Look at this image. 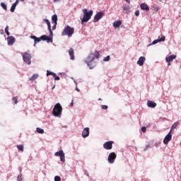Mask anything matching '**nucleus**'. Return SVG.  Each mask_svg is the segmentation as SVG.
Segmentation results:
<instances>
[{
	"instance_id": "obj_46",
	"label": "nucleus",
	"mask_w": 181,
	"mask_h": 181,
	"mask_svg": "<svg viewBox=\"0 0 181 181\" xmlns=\"http://www.w3.org/2000/svg\"><path fill=\"white\" fill-rule=\"evenodd\" d=\"M62 128H67V126H63Z\"/></svg>"
},
{
	"instance_id": "obj_44",
	"label": "nucleus",
	"mask_w": 181,
	"mask_h": 181,
	"mask_svg": "<svg viewBox=\"0 0 181 181\" xmlns=\"http://www.w3.org/2000/svg\"><path fill=\"white\" fill-rule=\"evenodd\" d=\"M76 91L80 92V89H78V88H76Z\"/></svg>"
},
{
	"instance_id": "obj_14",
	"label": "nucleus",
	"mask_w": 181,
	"mask_h": 181,
	"mask_svg": "<svg viewBox=\"0 0 181 181\" xmlns=\"http://www.w3.org/2000/svg\"><path fill=\"white\" fill-rule=\"evenodd\" d=\"M45 23H47V26H48V30L51 35V36H53V31H52V25H50V21H49V20L45 19Z\"/></svg>"
},
{
	"instance_id": "obj_25",
	"label": "nucleus",
	"mask_w": 181,
	"mask_h": 181,
	"mask_svg": "<svg viewBox=\"0 0 181 181\" xmlns=\"http://www.w3.org/2000/svg\"><path fill=\"white\" fill-rule=\"evenodd\" d=\"M123 9L125 11L126 13H129V12H131L129 10V6H124Z\"/></svg>"
},
{
	"instance_id": "obj_40",
	"label": "nucleus",
	"mask_w": 181,
	"mask_h": 181,
	"mask_svg": "<svg viewBox=\"0 0 181 181\" xmlns=\"http://www.w3.org/2000/svg\"><path fill=\"white\" fill-rule=\"evenodd\" d=\"M134 13L136 16H139V10L136 11Z\"/></svg>"
},
{
	"instance_id": "obj_16",
	"label": "nucleus",
	"mask_w": 181,
	"mask_h": 181,
	"mask_svg": "<svg viewBox=\"0 0 181 181\" xmlns=\"http://www.w3.org/2000/svg\"><path fill=\"white\" fill-rule=\"evenodd\" d=\"M147 106L149 108H155L156 107V103H155L152 100H148L147 101Z\"/></svg>"
},
{
	"instance_id": "obj_30",
	"label": "nucleus",
	"mask_w": 181,
	"mask_h": 181,
	"mask_svg": "<svg viewBox=\"0 0 181 181\" xmlns=\"http://www.w3.org/2000/svg\"><path fill=\"white\" fill-rule=\"evenodd\" d=\"M37 132L38 134H45V130H43L42 129H40L39 127L37 128Z\"/></svg>"
},
{
	"instance_id": "obj_34",
	"label": "nucleus",
	"mask_w": 181,
	"mask_h": 181,
	"mask_svg": "<svg viewBox=\"0 0 181 181\" xmlns=\"http://www.w3.org/2000/svg\"><path fill=\"white\" fill-rule=\"evenodd\" d=\"M153 9L154 12H158L159 11V6H153Z\"/></svg>"
},
{
	"instance_id": "obj_39",
	"label": "nucleus",
	"mask_w": 181,
	"mask_h": 181,
	"mask_svg": "<svg viewBox=\"0 0 181 181\" xmlns=\"http://www.w3.org/2000/svg\"><path fill=\"white\" fill-rule=\"evenodd\" d=\"M141 131L142 132H144V134H145V132H146V127H141Z\"/></svg>"
},
{
	"instance_id": "obj_28",
	"label": "nucleus",
	"mask_w": 181,
	"mask_h": 181,
	"mask_svg": "<svg viewBox=\"0 0 181 181\" xmlns=\"http://www.w3.org/2000/svg\"><path fill=\"white\" fill-rule=\"evenodd\" d=\"M5 33L7 35V36H9L11 33H9V26L6 25L5 28Z\"/></svg>"
},
{
	"instance_id": "obj_50",
	"label": "nucleus",
	"mask_w": 181,
	"mask_h": 181,
	"mask_svg": "<svg viewBox=\"0 0 181 181\" xmlns=\"http://www.w3.org/2000/svg\"><path fill=\"white\" fill-rule=\"evenodd\" d=\"M55 27H53V29H54Z\"/></svg>"
},
{
	"instance_id": "obj_8",
	"label": "nucleus",
	"mask_w": 181,
	"mask_h": 181,
	"mask_svg": "<svg viewBox=\"0 0 181 181\" xmlns=\"http://www.w3.org/2000/svg\"><path fill=\"white\" fill-rule=\"evenodd\" d=\"M172 139V130H170L169 133L165 136L163 140V144L165 145L169 144V141Z\"/></svg>"
},
{
	"instance_id": "obj_13",
	"label": "nucleus",
	"mask_w": 181,
	"mask_h": 181,
	"mask_svg": "<svg viewBox=\"0 0 181 181\" xmlns=\"http://www.w3.org/2000/svg\"><path fill=\"white\" fill-rule=\"evenodd\" d=\"M165 40H166V37L165 36H162L161 37H158V39L155 40L152 42V45H156V43L165 42Z\"/></svg>"
},
{
	"instance_id": "obj_9",
	"label": "nucleus",
	"mask_w": 181,
	"mask_h": 181,
	"mask_svg": "<svg viewBox=\"0 0 181 181\" xmlns=\"http://www.w3.org/2000/svg\"><path fill=\"white\" fill-rule=\"evenodd\" d=\"M55 156H59L62 162H66V158L64 157V153L63 151H57L54 153Z\"/></svg>"
},
{
	"instance_id": "obj_47",
	"label": "nucleus",
	"mask_w": 181,
	"mask_h": 181,
	"mask_svg": "<svg viewBox=\"0 0 181 181\" xmlns=\"http://www.w3.org/2000/svg\"><path fill=\"white\" fill-rule=\"evenodd\" d=\"M127 2H129V0H125Z\"/></svg>"
},
{
	"instance_id": "obj_29",
	"label": "nucleus",
	"mask_w": 181,
	"mask_h": 181,
	"mask_svg": "<svg viewBox=\"0 0 181 181\" xmlns=\"http://www.w3.org/2000/svg\"><path fill=\"white\" fill-rule=\"evenodd\" d=\"M52 76L54 77V76H55V74L54 72H52L49 70L47 71V76Z\"/></svg>"
},
{
	"instance_id": "obj_7",
	"label": "nucleus",
	"mask_w": 181,
	"mask_h": 181,
	"mask_svg": "<svg viewBox=\"0 0 181 181\" xmlns=\"http://www.w3.org/2000/svg\"><path fill=\"white\" fill-rule=\"evenodd\" d=\"M113 144H114V141H112L105 142L103 144L104 149H106V151H110V149H112Z\"/></svg>"
},
{
	"instance_id": "obj_51",
	"label": "nucleus",
	"mask_w": 181,
	"mask_h": 181,
	"mask_svg": "<svg viewBox=\"0 0 181 181\" xmlns=\"http://www.w3.org/2000/svg\"><path fill=\"white\" fill-rule=\"evenodd\" d=\"M21 1H25V0H21Z\"/></svg>"
},
{
	"instance_id": "obj_42",
	"label": "nucleus",
	"mask_w": 181,
	"mask_h": 181,
	"mask_svg": "<svg viewBox=\"0 0 181 181\" xmlns=\"http://www.w3.org/2000/svg\"><path fill=\"white\" fill-rule=\"evenodd\" d=\"M74 99H72L71 100V107H73V105H74Z\"/></svg>"
},
{
	"instance_id": "obj_43",
	"label": "nucleus",
	"mask_w": 181,
	"mask_h": 181,
	"mask_svg": "<svg viewBox=\"0 0 181 181\" xmlns=\"http://www.w3.org/2000/svg\"><path fill=\"white\" fill-rule=\"evenodd\" d=\"M54 117H60V114H54Z\"/></svg>"
},
{
	"instance_id": "obj_45",
	"label": "nucleus",
	"mask_w": 181,
	"mask_h": 181,
	"mask_svg": "<svg viewBox=\"0 0 181 181\" xmlns=\"http://www.w3.org/2000/svg\"><path fill=\"white\" fill-rule=\"evenodd\" d=\"M168 66H170V62H168Z\"/></svg>"
},
{
	"instance_id": "obj_27",
	"label": "nucleus",
	"mask_w": 181,
	"mask_h": 181,
	"mask_svg": "<svg viewBox=\"0 0 181 181\" xmlns=\"http://www.w3.org/2000/svg\"><path fill=\"white\" fill-rule=\"evenodd\" d=\"M17 149H18V151H21V152H23V151H24L23 144L18 145Z\"/></svg>"
},
{
	"instance_id": "obj_6",
	"label": "nucleus",
	"mask_w": 181,
	"mask_h": 181,
	"mask_svg": "<svg viewBox=\"0 0 181 181\" xmlns=\"http://www.w3.org/2000/svg\"><path fill=\"white\" fill-rule=\"evenodd\" d=\"M117 159V154L115 152H112L109 154L107 157V160L109 163H114Z\"/></svg>"
},
{
	"instance_id": "obj_17",
	"label": "nucleus",
	"mask_w": 181,
	"mask_h": 181,
	"mask_svg": "<svg viewBox=\"0 0 181 181\" xmlns=\"http://www.w3.org/2000/svg\"><path fill=\"white\" fill-rule=\"evenodd\" d=\"M140 8L142 11H149V6H148V4L143 3L140 5Z\"/></svg>"
},
{
	"instance_id": "obj_23",
	"label": "nucleus",
	"mask_w": 181,
	"mask_h": 181,
	"mask_svg": "<svg viewBox=\"0 0 181 181\" xmlns=\"http://www.w3.org/2000/svg\"><path fill=\"white\" fill-rule=\"evenodd\" d=\"M37 77H39V74H35L31 77L29 78V81H35V80H36V78H37Z\"/></svg>"
},
{
	"instance_id": "obj_38",
	"label": "nucleus",
	"mask_w": 181,
	"mask_h": 181,
	"mask_svg": "<svg viewBox=\"0 0 181 181\" xmlns=\"http://www.w3.org/2000/svg\"><path fill=\"white\" fill-rule=\"evenodd\" d=\"M101 107L103 110H107L108 108V106L105 105H103Z\"/></svg>"
},
{
	"instance_id": "obj_12",
	"label": "nucleus",
	"mask_w": 181,
	"mask_h": 181,
	"mask_svg": "<svg viewBox=\"0 0 181 181\" xmlns=\"http://www.w3.org/2000/svg\"><path fill=\"white\" fill-rule=\"evenodd\" d=\"M104 16V13L103 12H98L94 17V21L95 22H98L100 21V19H101L103 18V16Z\"/></svg>"
},
{
	"instance_id": "obj_4",
	"label": "nucleus",
	"mask_w": 181,
	"mask_h": 181,
	"mask_svg": "<svg viewBox=\"0 0 181 181\" xmlns=\"http://www.w3.org/2000/svg\"><path fill=\"white\" fill-rule=\"evenodd\" d=\"M63 112V107L60 103H57L52 110V114H62Z\"/></svg>"
},
{
	"instance_id": "obj_1",
	"label": "nucleus",
	"mask_w": 181,
	"mask_h": 181,
	"mask_svg": "<svg viewBox=\"0 0 181 181\" xmlns=\"http://www.w3.org/2000/svg\"><path fill=\"white\" fill-rule=\"evenodd\" d=\"M99 57L100 53L98 51H94L93 52L90 53V54L85 60V63H86L87 66L90 69H94V67H95V62H94V59H99Z\"/></svg>"
},
{
	"instance_id": "obj_2",
	"label": "nucleus",
	"mask_w": 181,
	"mask_h": 181,
	"mask_svg": "<svg viewBox=\"0 0 181 181\" xmlns=\"http://www.w3.org/2000/svg\"><path fill=\"white\" fill-rule=\"evenodd\" d=\"M83 17L81 19V23H84L86 22H88L90 21V19H91V17L93 16V10H90L89 11H87V8H84L83 10Z\"/></svg>"
},
{
	"instance_id": "obj_41",
	"label": "nucleus",
	"mask_w": 181,
	"mask_h": 181,
	"mask_svg": "<svg viewBox=\"0 0 181 181\" xmlns=\"http://www.w3.org/2000/svg\"><path fill=\"white\" fill-rule=\"evenodd\" d=\"M18 4H19V1L18 0H16V2L14 4H13V5H18Z\"/></svg>"
},
{
	"instance_id": "obj_11",
	"label": "nucleus",
	"mask_w": 181,
	"mask_h": 181,
	"mask_svg": "<svg viewBox=\"0 0 181 181\" xmlns=\"http://www.w3.org/2000/svg\"><path fill=\"white\" fill-rule=\"evenodd\" d=\"M40 39H41V40L47 41V43H50V42H53V39H52V37H50L47 35H42L40 37Z\"/></svg>"
},
{
	"instance_id": "obj_15",
	"label": "nucleus",
	"mask_w": 181,
	"mask_h": 181,
	"mask_svg": "<svg viewBox=\"0 0 181 181\" xmlns=\"http://www.w3.org/2000/svg\"><path fill=\"white\" fill-rule=\"evenodd\" d=\"M145 60H146V58H145V57H141L137 61V64L139 66H144V63H145Z\"/></svg>"
},
{
	"instance_id": "obj_21",
	"label": "nucleus",
	"mask_w": 181,
	"mask_h": 181,
	"mask_svg": "<svg viewBox=\"0 0 181 181\" xmlns=\"http://www.w3.org/2000/svg\"><path fill=\"white\" fill-rule=\"evenodd\" d=\"M69 54L70 56L71 60H74V49H73V48L69 49Z\"/></svg>"
},
{
	"instance_id": "obj_31",
	"label": "nucleus",
	"mask_w": 181,
	"mask_h": 181,
	"mask_svg": "<svg viewBox=\"0 0 181 181\" xmlns=\"http://www.w3.org/2000/svg\"><path fill=\"white\" fill-rule=\"evenodd\" d=\"M0 6L4 9V11H7L8 8L6 7V4H5V3H1Z\"/></svg>"
},
{
	"instance_id": "obj_35",
	"label": "nucleus",
	"mask_w": 181,
	"mask_h": 181,
	"mask_svg": "<svg viewBox=\"0 0 181 181\" xmlns=\"http://www.w3.org/2000/svg\"><path fill=\"white\" fill-rule=\"evenodd\" d=\"M54 181H62V178H60V176H55L54 177Z\"/></svg>"
},
{
	"instance_id": "obj_32",
	"label": "nucleus",
	"mask_w": 181,
	"mask_h": 181,
	"mask_svg": "<svg viewBox=\"0 0 181 181\" xmlns=\"http://www.w3.org/2000/svg\"><path fill=\"white\" fill-rule=\"evenodd\" d=\"M12 101L13 104H18V97H13Z\"/></svg>"
},
{
	"instance_id": "obj_33",
	"label": "nucleus",
	"mask_w": 181,
	"mask_h": 181,
	"mask_svg": "<svg viewBox=\"0 0 181 181\" xmlns=\"http://www.w3.org/2000/svg\"><path fill=\"white\" fill-rule=\"evenodd\" d=\"M15 9H16V4H13L11 7V12H15Z\"/></svg>"
},
{
	"instance_id": "obj_19",
	"label": "nucleus",
	"mask_w": 181,
	"mask_h": 181,
	"mask_svg": "<svg viewBox=\"0 0 181 181\" xmlns=\"http://www.w3.org/2000/svg\"><path fill=\"white\" fill-rule=\"evenodd\" d=\"M8 45H13L15 43V37L10 36L7 37Z\"/></svg>"
},
{
	"instance_id": "obj_37",
	"label": "nucleus",
	"mask_w": 181,
	"mask_h": 181,
	"mask_svg": "<svg viewBox=\"0 0 181 181\" xmlns=\"http://www.w3.org/2000/svg\"><path fill=\"white\" fill-rule=\"evenodd\" d=\"M53 77H54V80H57V81L60 80V77H59L57 75H56V74H55V76H54Z\"/></svg>"
},
{
	"instance_id": "obj_3",
	"label": "nucleus",
	"mask_w": 181,
	"mask_h": 181,
	"mask_svg": "<svg viewBox=\"0 0 181 181\" xmlns=\"http://www.w3.org/2000/svg\"><path fill=\"white\" fill-rule=\"evenodd\" d=\"M74 34V28L70 27L69 25H66L62 33V36H69V37H71V36H73Z\"/></svg>"
},
{
	"instance_id": "obj_20",
	"label": "nucleus",
	"mask_w": 181,
	"mask_h": 181,
	"mask_svg": "<svg viewBox=\"0 0 181 181\" xmlns=\"http://www.w3.org/2000/svg\"><path fill=\"white\" fill-rule=\"evenodd\" d=\"M30 38L31 39H33V40L35 41V44H34V46H35L36 45V43H39V42H40V40H41V38L40 37H36V36H35V35H31L30 36Z\"/></svg>"
},
{
	"instance_id": "obj_24",
	"label": "nucleus",
	"mask_w": 181,
	"mask_h": 181,
	"mask_svg": "<svg viewBox=\"0 0 181 181\" xmlns=\"http://www.w3.org/2000/svg\"><path fill=\"white\" fill-rule=\"evenodd\" d=\"M180 125L179 122H175L172 127H171V129H170V131L172 132V131H173V129H175V128H177V126Z\"/></svg>"
},
{
	"instance_id": "obj_18",
	"label": "nucleus",
	"mask_w": 181,
	"mask_h": 181,
	"mask_svg": "<svg viewBox=\"0 0 181 181\" xmlns=\"http://www.w3.org/2000/svg\"><path fill=\"white\" fill-rule=\"evenodd\" d=\"M175 59H176V55H170L168 57L165 58V60H166L167 63H169L170 62H173V60H175Z\"/></svg>"
},
{
	"instance_id": "obj_26",
	"label": "nucleus",
	"mask_w": 181,
	"mask_h": 181,
	"mask_svg": "<svg viewBox=\"0 0 181 181\" xmlns=\"http://www.w3.org/2000/svg\"><path fill=\"white\" fill-rule=\"evenodd\" d=\"M52 21L54 22V23H57V15H53L52 17Z\"/></svg>"
},
{
	"instance_id": "obj_5",
	"label": "nucleus",
	"mask_w": 181,
	"mask_h": 181,
	"mask_svg": "<svg viewBox=\"0 0 181 181\" xmlns=\"http://www.w3.org/2000/svg\"><path fill=\"white\" fill-rule=\"evenodd\" d=\"M32 59V56L28 52H25L24 54L23 55V60L25 62V63H27L28 65L31 64L30 59Z\"/></svg>"
},
{
	"instance_id": "obj_48",
	"label": "nucleus",
	"mask_w": 181,
	"mask_h": 181,
	"mask_svg": "<svg viewBox=\"0 0 181 181\" xmlns=\"http://www.w3.org/2000/svg\"><path fill=\"white\" fill-rule=\"evenodd\" d=\"M54 87H55V86H54V87L52 88V90L54 88Z\"/></svg>"
},
{
	"instance_id": "obj_36",
	"label": "nucleus",
	"mask_w": 181,
	"mask_h": 181,
	"mask_svg": "<svg viewBox=\"0 0 181 181\" xmlns=\"http://www.w3.org/2000/svg\"><path fill=\"white\" fill-rule=\"evenodd\" d=\"M103 62H110V56H107L103 59Z\"/></svg>"
},
{
	"instance_id": "obj_22",
	"label": "nucleus",
	"mask_w": 181,
	"mask_h": 181,
	"mask_svg": "<svg viewBox=\"0 0 181 181\" xmlns=\"http://www.w3.org/2000/svg\"><path fill=\"white\" fill-rule=\"evenodd\" d=\"M122 22L121 21H114L113 26L114 28H119L121 26Z\"/></svg>"
},
{
	"instance_id": "obj_10",
	"label": "nucleus",
	"mask_w": 181,
	"mask_h": 181,
	"mask_svg": "<svg viewBox=\"0 0 181 181\" xmlns=\"http://www.w3.org/2000/svg\"><path fill=\"white\" fill-rule=\"evenodd\" d=\"M90 135V128L86 127L82 132L83 138H87Z\"/></svg>"
},
{
	"instance_id": "obj_49",
	"label": "nucleus",
	"mask_w": 181,
	"mask_h": 181,
	"mask_svg": "<svg viewBox=\"0 0 181 181\" xmlns=\"http://www.w3.org/2000/svg\"><path fill=\"white\" fill-rule=\"evenodd\" d=\"M101 98H99V101H100Z\"/></svg>"
}]
</instances>
